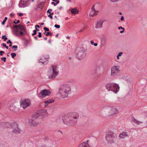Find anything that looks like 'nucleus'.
<instances>
[{"label":"nucleus","mask_w":147,"mask_h":147,"mask_svg":"<svg viewBox=\"0 0 147 147\" xmlns=\"http://www.w3.org/2000/svg\"><path fill=\"white\" fill-rule=\"evenodd\" d=\"M79 117L78 114L76 112L68 113L62 117L63 123L68 125L74 126L76 125V121L74 119H77Z\"/></svg>","instance_id":"nucleus-1"},{"label":"nucleus","mask_w":147,"mask_h":147,"mask_svg":"<svg viewBox=\"0 0 147 147\" xmlns=\"http://www.w3.org/2000/svg\"><path fill=\"white\" fill-rule=\"evenodd\" d=\"M71 92V87L68 84H65L62 86L60 88L59 91V93L63 98L67 97L68 95Z\"/></svg>","instance_id":"nucleus-2"},{"label":"nucleus","mask_w":147,"mask_h":147,"mask_svg":"<svg viewBox=\"0 0 147 147\" xmlns=\"http://www.w3.org/2000/svg\"><path fill=\"white\" fill-rule=\"evenodd\" d=\"M0 125L3 126L5 128H9L11 127L12 129V132L16 134L19 133L20 132L21 130L18 127V124L15 122H12L11 124L10 123L4 122L1 123Z\"/></svg>","instance_id":"nucleus-3"},{"label":"nucleus","mask_w":147,"mask_h":147,"mask_svg":"<svg viewBox=\"0 0 147 147\" xmlns=\"http://www.w3.org/2000/svg\"><path fill=\"white\" fill-rule=\"evenodd\" d=\"M106 87L108 90L112 91L115 93L118 92L119 90L118 84L115 83L107 84L106 85Z\"/></svg>","instance_id":"nucleus-4"},{"label":"nucleus","mask_w":147,"mask_h":147,"mask_svg":"<svg viewBox=\"0 0 147 147\" xmlns=\"http://www.w3.org/2000/svg\"><path fill=\"white\" fill-rule=\"evenodd\" d=\"M14 28V32L15 34L17 36H22L23 33L22 31L25 30L24 27L21 25H14L13 26Z\"/></svg>","instance_id":"nucleus-5"},{"label":"nucleus","mask_w":147,"mask_h":147,"mask_svg":"<svg viewBox=\"0 0 147 147\" xmlns=\"http://www.w3.org/2000/svg\"><path fill=\"white\" fill-rule=\"evenodd\" d=\"M52 69V70L48 74L49 77L50 79L55 78L58 75L59 73L58 67L56 65L53 66Z\"/></svg>","instance_id":"nucleus-6"},{"label":"nucleus","mask_w":147,"mask_h":147,"mask_svg":"<svg viewBox=\"0 0 147 147\" xmlns=\"http://www.w3.org/2000/svg\"><path fill=\"white\" fill-rule=\"evenodd\" d=\"M51 94V92L48 90H41L40 93L38 94V97L40 98H45L46 96H49Z\"/></svg>","instance_id":"nucleus-7"},{"label":"nucleus","mask_w":147,"mask_h":147,"mask_svg":"<svg viewBox=\"0 0 147 147\" xmlns=\"http://www.w3.org/2000/svg\"><path fill=\"white\" fill-rule=\"evenodd\" d=\"M30 104V100L26 99L23 100L20 103V106L25 109L26 107L29 106Z\"/></svg>","instance_id":"nucleus-8"},{"label":"nucleus","mask_w":147,"mask_h":147,"mask_svg":"<svg viewBox=\"0 0 147 147\" xmlns=\"http://www.w3.org/2000/svg\"><path fill=\"white\" fill-rule=\"evenodd\" d=\"M119 71V66H114L112 67L111 68V75L114 76L117 74Z\"/></svg>","instance_id":"nucleus-9"},{"label":"nucleus","mask_w":147,"mask_h":147,"mask_svg":"<svg viewBox=\"0 0 147 147\" xmlns=\"http://www.w3.org/2000/svg\"><path fill=\"white\" fill-rule=\"evenodd\" d=\"M38 115L39 116H45L47 115V113L45 109H42L37 111L35 115L38 117Z\"/></svg>","instance_id":"nucleus-10"},{"label":"nucleus","mask_w":147,"mask_h":147,"mask_svg":"<svg viewBox=\"0 0 147 147\" xmlns=\"http://www.w3.org/2000/svg\"><path fill=\"white\" fill-rule=\"evenodd\" d=\"M97 5H98L97 4H95L91 8V10L90 13V16L93 17L97 14L98 11L97 10H95L94 8L95 7H97Z\"/></svg>","instance_id":"nucleus-11"},{"label":"nucleus","mask_w":147,"mask_h":147,"mask_svg":"<svg viewBox=\"0 0 147 147\" xmlns=\"http://www.w3.org/2000/svg\"><path fill=\"white\" fill-rule=\"evenodd\" d=\"M37 117L33 115L32 116V119H31L29 120V123L30 125L31 126H37L38 123L35 120H34V119L35 118H37Z\"/></svg>","instance_id":"nucleus-12"},{"label":"nucleus","mask_w":147,"mask_h":147,"mask_svg":"<svg viewBox=\"0 0 147 147\" xmlns=\"http://www.w3.org/2000/svg\"><path fill=\"white\" fill-rule=\"evenodd\" d=\"M110 110L109 113L110 115L117 114L119 112V110L114 107L110 108Z\"/></svg>","instance_id":"nucleus-13"},{"label":"nucleus","mask_w":147,"mask_h":147,"mask_svg":"<svg viewBox=\"0 0 147 147\" xmlns=\"http://www.w3.org/2000/svg\"><path fill=\"white\" fill-rule=\"evenodd\" d=\"M28 5L27 1L21 0L19 4V6L20 7L24 8L27 7Z\"/></svg>","instance_id":"nucleus-14"},{"label":"nucleus","mask_w":147,"mask_h":147,"mask_svg":"<svg viewBox=\"0 0 147 147\" xmlns=\"http://www.w3.org/2000/svg\"><path fill=\"white\" fill-rule=\"evenodd\" d=\"M105 21V20H99L98 21L96 24L95 27L96 28H100L102 26L103 23Z\"/></svg>","instance_id":"nucleus-15"},{"label":"nucleus","mask_w":147,"mask_h":147,"mask_svg":"<svg viewBox=\"0 0 147 147\" xmlns=\"http://www.w3.org/2000/svg\"><path fill=\"white\" fill-rule=\"evenodd\" d=\"M85 56V54L82 50L81 52H79L78 54V58L79 59H82Z\"/></svg>","instance_id":"nucleus-16"},{"label":"nucleus","mask_w":147,"mask_h":147,"mask_svg":"<svg viewBox=\"0 0 147 147\" xmlns=\"http://www.w3.org/2000/svg\"><path fill=\"white\" fill-rule=\"evenodd\" d=\"M114 138H111L110 137H109L108 138L107 137H105V140L107 141L108 143L110 144H112L114 142Z\"/></svg>","instance_id":"nucleus-17"},{"label":"nucleus","mask_w":147,"mask_h":147,"mask_svg":"<svg viewBox=\"0 0 147 147\" xmlns=\"http://www.w3.org/2000/svg\"><path fill=\"white\" fill-rule=\"evenodd\" d=\"M128 136V133L123 131L120 134L119 136L120 138L123 139Z\"/></svg>","instance_id":"nucleus-18"},{"label":"nucleus","mask_w":147,"mask_h":147,"mask_svg":"<svg viewBox=\"0 0 147 147\" xmlns=\"http://www.w3.org/2000/svg\"><path fill=\"white\" fill-rule=\"evenodd\" d=\"M78 147H93L90 146L87 142H84L79 144Z\"/></svg>","instance_id":"nucleus-19"},{"label":"nucleus","mask_w":147,"mask_h":147,"mask_svg":"<svg viewBox=\"0 0 147 147\" xmlns=\"http://www.w3.org/2000/svg\"><path fill=\"white\" fill-rule=\"evenodd\" d=\"M54 100L53 99H49L47 101H45L44 103V106L45 107H46L49 104L54 102Z\"/></svg>","instance_id":"nucleus-20"},{"label":"nucleus","mask_w":147,"mask_h":147,"mask_svg":"<svg viewBox=\"0 0 147 147\" xmlns=\"http://www.w3.org/2000/svg\"><path fill=\"white\" fill-rule=\"evenodd\" d=\"M105 137H107L108 138L109 137L112 138H115L114 136V133L111 131H109L107 132Z\"/></svg>","instance_id":"nucleus-21"},{"label":"nucleus","mask_w":147,"mask_h":147,"mask_svg":"<svg viewBox=\"0 0 147 147\" xmlns=\"http://www.w3.org/2000/svg\"><path fill=\"white\" fill-rule=\"evenodd\" d=\"M49 59V57L48 56L47 58H45L44 57H43L40 59V62L42 63H43V64L45 63H47L46 62L48 61Z\"/></svg>","instance_id":"nucleus-22"},{"label":"nucleus","mask_w":147,"mask_h":147,"mask_svg":"<svg viewBox=\"0 0 147 147\" xmlns=\"http://www.w3.org/2000/svg\"><path fill=\"white\" fill-rule=\"evenodd\" d=\"M78 11H79L78 9L75 8L71 9L70 10L71 12L74 14H76L78 13Z\"/></svg>","instance_id":"nucleus-23"},{"label":"nucleus","mask_w":147,"mask_h":147,"mask_svg":"<svg viewBox=\"0 0 147 147\" xmlns=\"http://www.w3.org/2000/svg\"><path fill=\"white\" fill-rule=\"evenodd\" d=\"M131 121L133 122L135 124H139L140 123H142V122L136 120L134 117L131 118Z\"/></svg>","instance_id":"nucleus-24"},{"label":"nucleus","mask_w":147,"mask_h":147,"mask_svg":"<svg viewBox=\"0 0 147 147\" xmlns=\"http://www.w3.org/2000/svg\"><path fill=\"white\" fill-rule=\"evenodd\" d=\"M123 54V53L122 52H120L118 53V55L117 56V59H119V57L121 56Z\"/></svg>","instance_id":"nucleus-25"},{"label":"nucleus","mask_w":147,"mask_h":147,"mask_svg":"<svg viewBox=\"0 0 147 147\" xmlns=\"http://www.w3.org/2000/svg\"><path fill=\"white\" fill-rule=\"evenodd\" d=\"M7 17H5V18L4 20L3 21L2 23V24L3 25H4L5 22L7 20Z\"/></svg>","instance_id":"nucleus-26"},{"label":"nucleus","mask_w":147,"mask_h":147,"mask_svg":"<svg viewBox=\"0 0 147 147\" xmlns=\"http://www.w3.org/2000/svg\"><path fill=\"white\" fill-rule=\"evenodd\" d=\"M2 39H4V41H6L7 39V38L6 37L5 35L2 36Z\"/></svg>","instance_id":"nucleus-27"},{"label":"nucleus","mask_w":147,"mask_h":147,"mask_svg":"<svg viewBox=\"0 0 147 147\" xmlns=\"http://www.w3.org/2000/svg\"><path fill=\"white\" fill-rule=\"evenodd\" d=\"M11 57L12 58H14V57L16 56V54L15 53H12L11 54Z\"/></svg>","instance_id":"nucleus-28"},{"label":"nucleus","mask_w":147,"mask_h":147,"mask_svg":"<svg viewBox=\"0 0 147 147\" xmlns=\"http://www.w3.org/2000/svg\"><path fill=\"white\" fill-rule=\"evenodd\" d=\"M49 35L51 36H52V33H51L49 32H47V33L46 34V36H48Z\"/></svg>","instance_id":"nucleus-29"},{"label":"nucleus","mask_w":147,"mask_h":147,"mask_svg":"<svg viewBox=\"0 0 147 147\" xmlns=\"http://www.w3.org/2000/svg\"><path fill=\"white\" fill-rule=\"evenodd\" d=\"M36 32H36V30H34L33 31V33L32 34V35L33 36H34V35H35V34H36Z\"/></svg>","instance_id":"nucleus-30"},{"label":"nucleus","mask_w":147,"mask_h":147,"mask_svg":"<svg viewBox=\"0 0 147 147\" xmlns=\"http://www.w3.org/2000/svg\"><path fill=\"white\" fill-rule=\"evenodd\" d=\"M44 30L45 31H49V29L48 28L46 27H45L44 28Z\"/></svg>","instance_id":"nucleus-31"},{"label":"nucleus","mask_w":147,"mask_h":147,"mask_svg":"<svg viewBox=\"0 0 147 147\" xmlns=\"http://www.w3.org/2000/svg\"><path fill=\"white\" fill-rule=\"evenodd\" d=\"M56 28H59L60 27V26L59 25L55 24L54 26Z\"/></svg>","instance_id":"nucleus-32"},{"label":"nucleus","mask_w":147,"mask_h":147,"mask_svg":"<svg viewBox=\"0 0 147 147\" xmlns=\"http://www.w3.org/2000/svg\"><path fill=\"white\" fill-rule=\"evenodd\" d=\"M52 11V9H49L47 10V13H49L50 14L51 13V11Z\"/></svg>","instance_id":"nucleus-33"},{"label":"nucleus","mask_w":147,"mask_h":147,"mask_svg":"<svg viewBox=\"0 0 147 147\" xmlns=\"http://www.w3.org/2000/svg\"><path fill=\"white\" fill-rule=\"evenodd\" d=\"M1 59L4 62H5L6 61V58L5 57H2Z\"/></svg>","instance_id":"nucleus-34"},{"label":"nucleus","mask_w":147,"mask_h":147,"mask_svg":"<svg viewBox=\"0 0 147 147\" xmlns=\"http://www.w3.org/2000/svg\"><path fill=\"white\" fill-rule=\"evenodd\" d=\"M12 47L13 48H15L16 49L15 51H16V50L18 48V47L16 45H13L12 46Z\"/></svg>","instance_id":"nucleus-35"},{"label":"nucleus","mask_w":147,"mask_h":147,"mask_svg":"<svg viewBox=\"0 0 147 147\" xmlns=\"http://www.w3.org/2000/svg\"><path fill=\"white\" fill-rule=\"evenodd\" d=\"M20 21L19 20H18L17 22H16L15 21H14L13 22V23L15 24H17Z\"/></svg>","instance_id":"nucleus-36"},{"label":"nucleus","mask_w":147,"mask_h":147,"mask_svg":"<svg viewBox=\"0 0 147 147\" xmlns=\"http://www.w3.org/2000/svg\"><path fill=\"white\" fill-rule=\"evenodd\" d=\"M38 33V36L40 38L42 36L41 33V32H39Z\"/></svg>","instance_id":"nucleus-37"},{"label":"nucleus","mask_w":147,"mask_h":147,"mask_svg":"<svg viewBox=\"0 0 147 147\" xmlns=\"http://www.w3.org/2000/svg\"><path fill=\"white\" fill-rule=\"evenodd\" d=\"M87 26L86 25H85L83 27V28H82L84 30H86L87 28Z\"/></svg>","instance_id":"nucleus-38"},{"label":"nucleus","mask_w":147,"mask_h":147,"mask_svg":"<svg viewBox=\"0 0 147 147\" xmlns=\"http://www.w3.org/2000/svg\"><path fill=\"white\" fill-rule=\"evenodd\" d=\"M4 53V51H0V55H3V53Z\"/></svg>","instance_id":"nucleus-39"},{"label":"nucleus","mask_w":147,"mask_h":147,"mask_svg":"<svg viewBox=\"0 0 147 147\" xmlns=\"http://www.w3.org/2000/svg\"><path fill=\"white\" fill-rule=\"evenodd\" d=\"M53 1H55L57 3H59V1L57 0H53Z\"/></svg>","instance_id":"nucleus-40"},{"label":"nucleus","mask_w":147,"mask_h":147,"mask_svg":"<svg viewBox=\"0 0 147 147\" xmlns=\"http://www.w3.org/2000/svg\"><path fill=\"white\" fill-rule=\"evenodd\" d=\"M52 4L54 6H56L58 3H55L54 2H52Z\"/></svg>","instance_id":"nucleus-41"},{"label":"nucleus","mask_w":147,"mask_h":147,"mask_svg":"<svg viewBox=\"0 0 147 147\" xmlns=\"http://www.w3.org/2000/svg\"><path fill=\"white\" fill-rule=\"evenodd\" d=\"M118 29L119 30H120L121 29H122L123 30H124V28H122V27H121V26L119 27H118Z\"/></svg>","instance_id":"nucleus-42"},{"label":"nucleus","mask_w":147,"mask_h":147,"mask_svg":"<svg viewBox=\"0 0 147 147\" xmlns=\"http://www.w3.org/2000/svg\"><path fill=\"white\" fill-rule=\"evenodd\" d=\"M11 41L10 40H8V41H7V44H9V43H10V44H11Z\"/></svg>","instance_id":"nucleus-43"},{"label":"nucleus","mask_w":147,"mask_h":147,"mask_svg":"<svg viewBox=\"0 0 147 147\" xmlns=\"http://www.w3.org/2000/svg\"><path fill=\"white\" fill-rule=\"evenodd\" d=\"M124 17L123 16H122L121 17V21H123L124 20Z\"/></svg>","instance_id":"nucleus-44"},{"label":"nucleus","mask_w":147,"mask_h":147,"mask_svg":"<svg viewBox=\"0 0 147 147\" xmlns=\"http://www.w3.org/2000/svg\"><path fill=\"white\" fill-rule=\"evenodd\" d=\"M48 17H49L51 19H52L53 18L52 16L51 15H49L48 16Z\"/></svg>","instance_id":"nucleus-45"},{"label":"nucleus","mask_w":147,"mask_h":147,"mask_svg":"<svg viewBox=\"0 0 147 147\" xmlns=\"http://www.w3.org/2000/svg\"><path fill=\"white\" fill-rule=\"evenodd\" d=\"M19 15L20 16H22L23 15V14L22 13H18Z\"/></svg>","instance_id":"nucleus-46"},{"label":"nucleus","mask_w":147,"mask_h":147,"mask_svg":"<svg viewBox=\"0 0 147 147\" xmlns=\"http://www.w3.org/2000/svg\"><path fill=\"white\" fill-rule=\"evenodd\" d=\"M84 30L83 29V28H82V29L80 30L79 31V32H83Z\"/></svg>","instance_id":"nucleus-47"},{"label":"nucleus","mask_w":147,"mask_h":147,"mask_svg":"<svg viewBox=\"0 0 147 147\" xmlns=\"http://www.w3.org/2000/svg\"><path fill=\"white\" fill-rule=\"evenodd\" d=\"M90 43L92 45H93L94 44V42L93 40H91L90 41Z\"/></svg>","instance_id":"nucleus-48"},{"label":"nucleus","mask_w":147,"mask_h":147,"mask_svg":"<svg viewBox=\"0 0 147 147\" xmlns=\"http://www.w3.org/2000/svg\"><path fill=\"white\" fill-rule=\"evenodd\" d=\"M2 46L5 47L7 46L4 43L2 44Z\"/></svg>","instance_id":"nucleus-49"},{"label":"nucleus","mask_w":147,"mask_h":147,"mask_svg":"<svg viewBox=\"0 0 147 147\" xmlns=\"http://www.w3.org/2000/svg\"><path fill=\"white\" fill-rule=\"evenodd\" d=\"M36 27H38V28H40V26H39V25H36V26H35V28H36Z\"/></svg>","instance_id":"nucleus-50"},{"label":"nucleus","mask_w":147,"mask_h":147,"mask_svg":"<svg viewBox=\"0 0 147 147\" xmlns=\"http://www.w3.org/2000/svg\"><path fill=\"white\" fill-rule=\"evenodd\" d=\"M95 46H97L98 45V44L97 43H94V45H93Z\"/></svg>","instance_id":"nucleus-51"},{"label":"nucleus","mask_w":147,"mask_h":147,"mask_svg":"<svg viewBox=\"0 0 147 147\" xmlns=\"http://www.w3.org/2000/svg\"><path fill=\"white\" fill-rule=\"evenodd\" d=\"M34 38L35 39V40H37V39H38L37 37L36 36H35L34 37Z\"/></svg>","instance_id":"nucleus-52"},{"label":"nucleus","mask_w":147,"mask_h":147,"mask_svg":"<svg viewBox=\"0 0 147 147\" xmlns=\"http://www.w3.org/2000/svg\"><path fill=\"white\" fill-rule=\"evenodd\" d=\"M124 31V30H122V31H120V33H123V32Z\"/></svg>","instance_id":"nucleus-53"},{"label":"nucleus","mask_w":147,"mask_h":147,"mask_svg":"<svg viewBox=\"0 0 147 147\" xmlns=\"http://www.w3.org/2000/svg\"><path fill=\"white\" fill-rule=\"evenodd\" d=\"M66 38L67 39H70V37H69V36H67L66 37Z\"/></svg>","instance_id":"nucleus-54"},{"label":"nucleus","mask_w":147,"mask_h":147,"mask_svg":"<svg viewBox=\"0 0 147 147\" xmlns=\"http://www.w3.org/2000/svg\"><path fill=\"white\" fill-rule=\"evenodd\" d=\"M62 7H59V10H61L62 9Z\"/></svg>","instance_id":"nucleus-55"},{"label":"nucleus","mask_w":147,"mask_h":147,"mask_svg":"<svg viewBox=\"0 0 147 147\" xmlns=\"http://www.w3.org/2000/svg\"><path fill=\"white\" fill-rule=\"evenodd\" d=\"M36 28V30L38 31H39V29H38L37 28Z\"/></svg>","instance_id":"nucleus-56"},{"label":"nucleus","mask_w":147,"mask_h":147,"mask_svg":"<svg viewBox=\"0 0 147 147\" xmlns=\"http://www.w3.org/2000/svg\"><path fill=\"white\" fill-rule=\"evenodd\" d=\"M48 42H49V43H51V40H49V41H48Z\"/></svg>","instance_id":"nucleus-57"},{"label":"nucleus","mask_w":147,"mask_h":147,"mask_svg":"<svg viewBox=\"0 0 147 147\" xmlns=\"http://www.w3.org/2000/svg\"><path fill=\"white\" fill-rule=\"evenodd\" d=\"M5 47L7 49H8V47L7 46H6Z\"/></svg>","instance_id":"nucleus-58"},{"label":"nucleus","mask_w":147,"mask_h":147,"mask_svg":"<svg viewBox=\"0 0 147 147\" xmlns=\"http://www.w3.org/2000/svg\"><path fill=\"white\" fill-rule=\"evenodd\" d=\"M47 39V37H45V38H44V40H46Z\"/></svg>","instance_id":"nucleus-59"},{"label":"nucleus","mask_w":147,"mask_h":147,"mask_svg":"<svg viewBox=\"0 0 147 147\" xmlns=\"http://www.w3.org/2000/svg\"><path fill=\"white\" fill-rule=\"evenodd\" d=\"M41 24L42 25H43L44 24V23H43V22H42L41 23Z\"/></svg>","instance_id":"nucleus-60"},{"label":"nucleus","mask_w":147,"mask_h":147,"mask_svg":"<svg viewBox=\"0 0 147 147\" xmlns=\"http://www.w3.org/2000/svg\"><path fill=\"white\" fill-rule=\"evenodd\" d=\"M119 14H120V15H122V13L121 12H120L119 13Z\"/></svg>","instance_id":"nucleus-61"},{"label":"nucleus","mask_w":147,"mask_h":147,"mask_svg":"<svg viewBox=\"0 0 147 147\" xmlns=\"http://www.w3.org/2000/svg\"><path fill=\"white\" fill-rule=\"evenodd\" d=\"M53 12L52 13H51L50 15H53Z\"/></svg>","instance_id":"nucleus-62"},{"label":"nucleus","mask_w":147,"mask_h":147,"mask_svg":"<svg viewBox=\"0 0 147 147\" xmlns=\"http://www.w3.org/2000/svg\"><path fill=\"white\" fill-rule=\"evenodd\" d=\"M58 36V34H57V35L56 36V37H57Z\"/></svg>","instance_id":"nucleus-63"},{"label":"nucleus","mask_w":147,"mask_h":147,"mask_svg":"<svg viewBox=\"0 0 147 147\" xmlns=\"http://www.w3.org/2000/svg\"><path fill=\"white\" fill-rule=\"evenodd\" d=\"M11 46V44H10L9 45V47H10Z\"/></svg>","instance_id":"nucleus-64"}]
</instances>
